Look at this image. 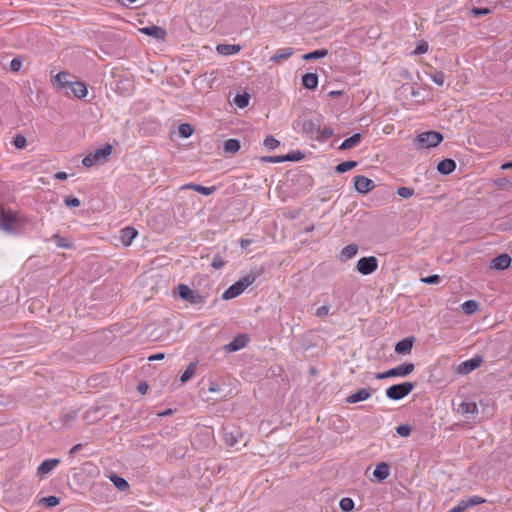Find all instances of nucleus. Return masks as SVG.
Masks as SVG:
<instances>
[{"mask_svg":"<svg viewBox=\"0 0 512 512\" xmlns=\"http://www.w3.org/2000/svg\"><path fill=\"white\" fill-rule=\"evenodd\" d=\"M26 224V219L11 210H3L0 214V229L6 233H16Z\"/></svg>","mask_w":512,"mask_h":512,"instance_id":"1","label":"nucleus"},{"mask_svg":"<svg viewBox=\"0 0 512 512\" xmlns=\"http://www.w3.org/2000/svg\"><path fill=\"white\" fill-rule=\"evenodd\" d=\"M256 278L257 276L252 273L242 277L223 292L222 298L224 300H231L238 297L246 288L256 281Z\"/></svg>","mask_w":512,"mask_h":512,"instance_id":"2","label":"nucleus"},{"mask_svg":"<svg viewBox=\"0 0 512 512\" xmlns=\"http://www.w3.org/2000/svg\"><path fill=\"white\" fill-rule=\"evenodd\" d=\"M111 153H112V146L110 144H107V145L87 154L82 159V165L87 168L93 167V166L105 161L111 155Z\"/></svg>","mask_w":512,"mask_h":512,"instance_id":"3","label":"nucleus"},{"mask_svg":"<svg viewBox=\"0 0 512 512\" xmlns=\"http://www.w3.org/2000/svg\"><path fill=\"white\" fill-rule=\"evenodd\" d=\"M179 297L187 303L194 306H202L206 303V297L201 295L197 290L190 288L186 284L177 286Z\"/></svg>","mask_w":512,"mask_h":512,"instance_id":"4","label":"nucleus"},{"mask_svg":"<svg viewBox=\"0 0 512 512\" xmlns=\"http://www.w3.org/2000/svg\"><path fill=\"white\" fill-rule=\"evenodd\" d=\"M414 369L415 365L412 362H405L385 372L377 373L375 378L378 380H383L390 377H406L411 374Z\"/></svg>","mask_w":512,"mask_h":512,"instance_id":"5","label":"nucleus"},{"mask_svg":"<svg viewBox=\"0 0 512 512\" xmlns=\"http://www.w3.org/2000/svg\"><path fill=\"white\" fill-rule=\"evenodd\" d=\"M414 387L415 385L412 382L394 384L386 389L385 394L390 400L398 401L409 395Z\"/></svg>","mask_w":512,"mask_h":512,"instance_id":"6","label":"nucleus"},{"mask_svg":"<svg viewBox=\"0 0 512 512\" xmlns=\"http://www.w3.org/2000/svg\"><path fill=\"white\" fill-rule=\"evenodd\" d=\"M294 129L300 127V132L305 136L314 139L318 134L320 128V121L317 119H306L303 121H296L293 125Z\"/></svg>","mask_w":512,"mask_h":512,"instance_id":"7","label":"nucleus"},{"mask_svg":"<svg viewBox=\"0 0 512 512\" xmlns=\"http://www.w3.org/2000/svg\"><path fill=\"white\" fill-rule=\"evenodd\" d=\"M443 141V135L437 131H426L417 136V142L421 147L432 148Z\"/></svg>","mask_w":512,"mask_h":512,"instance_id":"8","label":"nucleus"},{"mask_svg":"<svg viewBox=\"0 0 512 512\" xmlns=\"http://www.w3.org/2000/svg\"><path fill=\"white\" fill-rule=\"evenodd\" d=\"M378 268V260L375 256L362 257L357 261L356 270L362 275H370Z\"/></svg>","mask_w":512,"mask_h":512,"instance_id":"9","label":"nucleus"},{"mask_svg":"<svg viewBox=\"0 0 512 512\" xmlns=\"http://www.w3.org/2000/svg\"><path fill=\"white\" fill-rule=\"evenodd\" d=\"M374 187H375V183L371 179H369L363 175L355 176L354 188L358 193H360V194L368 193L369 191L374 189Z\"/></svg>","mask_w":512,"mask_h":512,"instance_id":"10","label":"nucleus"},{"mask_svg":"<svg viewBox=\"0 0 512 512\" xmlns=\"http://www.w3.org/2000/svg\"><path fill=\"white\" fill-rule=\"evenodd\" d=\"M249 342V337L246 334L237 335L231 342L225 345L227 352H236L246 347Z\"/></svg>","mask_w":512,"mask_h":512,"instance_id":"11","label":"nucleus"},{"mask_svg":"<svg viewBox=\"0 0 512 512\" xmlns=\"http://www.w3.org/2000/svg\"><path fill=\"white\" fill-rule=\"evenodd\" d=\"M481 362H482V358L480 356L471 358L469 360L463 361L458 366L457 371H458V373H460L462 375L468 374V373L472 372L473 370H475L476 368H478L480 366Z\"/></svg>","mask_w":512,"mask_h":512,"instance_id":"12","label":"nucleus"},{"mask_svg":"<svg viewBox=\"0 0 512 512\" xmlns=\"http://www.w3.org/2000/svg\"><path fill=\"white\" fill-rule=\"evenodd\" d=\"M511 261L512 259L508 254H501L491 261L490 267L494 270L502 271L510 266Z\"/></svg>","mask_w":512,"mask_h":512,"instance_id":"13","label":"nucleus"},{"mask_svg":"<svg viewBox=\"0 0 512 512\" xmlns=\"http://www.w3.org/2000/svg\"><path fill=\"white\" fill-rule=\"evenodd\" d=\"M414 344V337H406L398 341L395 345L394 351L397 354H410Z\"/></svg>","mask_w":512,"mask_h":512,"instance_id":"14","label":"nucleus"},{"mask_svg":"<svg viewBox=\"0 0 512 512\" xmlns=\"http://www.w3.org/2000/svg\"><path fill=\"white\" fill-rule=\"evenodd\" d=\"M371 397V392L367 388H361L356 392L350 394L346 397V402L349 404H354L357 402L365 401Z\"/></svg>","mask_w":512,"mask_h":512,"instance_id":"15","label":"nucleus"},{"mask_svg":"<svg viewBox=\"0 0 512 512\" xmlns=\"http://www.w3.org/2000/svg\"><path fill=\"white\" fill-rule=\"evenodd\" d=\"M138 231L133 227H125L120 231V240L124 246H130L132 241L137 237Z\"/></svg>","mask_w":512,"mask_h":512,"instance_id":"16","label":"nucleus"},{"mask_svg":"<svg viewBox=\"0 0 512 512\" xmlns=\"http://www.w3.org/2000/svg\"><path fill=\"white\" fill-rule=\"evenodd\" d=\"M67 88H69L72 94L78 99L86 97L88 92L86 84L82 81H72Z\"/></svg>","mask_w":512,"mask_h":512,"instance_id":"17","label":"nucleus"},{"mask_svg":"<svg viewBox=\"0 0 512 512\" xmlns=\"http://www.w3.org/2000/svg\"><path fill=\"white\" fill-rule=\"evenodd\" d=\"M60 459H46L37 468V475L44 477L51 472L58 464Z\"/></svg>","mask_w":512,"mask_h":512,"instance_id":"18","label":"nucleus"},{"mask_svg":"<svg viewBox=\"0 0 512 512\" xmlns=\"http://www.w3.org/2000/svg\"><path fill=\"white\" fill-rule=\"evenodd\" d=\"M458 412L462 416L476 415L478 413V407L474 401L464 400L459 404Z\"/></svg>","mask_w":512,"mask_h":512,"instance_id":"19","label":"nucleus"},{"mask_svg":"<svg viewBox=\"0 0 512 512\" xmlns=\"http://www.w3.org/2000/svg\"><path fill=\"white\" fill-rule=\"evenodd\" d=\"M390 465L386 462H380L373 471V476L377 481H383L390 475Z\"/></svg>","mask_w":512,"mask_h":512,"instance_id":"20","label":"nucleus"},{"mask_svg":"<svg viewBox=\"0 0 512 512\" xmlns=\"http://www.w3.org/2000/svg\"><path fill=\"white\" fill-rule=\"evenodd\" d=\"M456 169L454 160L446 158L441 160L437 165V171L442 175H449Z\"/></svg>","mask_w":512,"mask_h":512,"instance_id":"21","label":"nucleus"},{"mask_svg":"<svg viewBox=\"0 0 512 512\" xmlns=\"http://www.w3.org/2000/svg\"><path fill=\"white\" fill-rule=\"evenodd\" d=\"M241 50V46L234 44H218L216 51L223 56H231L237 54Z\"/></svg>","mask_w":512,"mask_h":512,"instance_id":"22","label":"nucleus"},{"mask_svg":"<svg viewBox=\"0 0 512 512\" xmlns=\"http://www.w3.org/2000/svg\"><path fill=\"white\" fill-rule=\"evenodd\" d=\"M140 32L144 33L145 35L151 36L155 39H164L166 35V32L156 25L143 27L140 29Z\"/></svg>","mask_w":512,"mask_h":512,"instance_id":"23","label":"nucleus"},{"mask_svg":"<svg viewBox=\"0 0 512 512\" xmlns=\"http://www.w3.org/2000/svg\"><path fill=\"white\" fill-rule=\"evenodd\" d=\"M302 84L306 89H315L318 85V76L315 73H306L302 76Z\"/></svg>","mask_w":512,"mask_h":512,"instance_id":"24","label":"nucleus"},{"mask_svg":"<svg viewBox=\"0 0 512 512\" xmlns=\"http://www.w3.org/2000/svg\"><path fill=\"white\" fill-rule=\"evenodd\" d=\"M361 138H362V136H361L360 133H355L351 137L345 139L341 143V145L339 146V149L340 150H347V149L353 148V147L357 146L360 143Z\"/></svg>","mask_w":512,"mask_h":512,"instance_id":"25","label":"nucleus"},{"mask_svg":"<svg viewBox=\"0 0 512 512\" xmlns=\"http://www.w3.org/2000/svg\"><path fill=\"white\" fill-rule=\"evenodd\" d=\"M54 81L55 85L60 89L67 88L70 82H72V80L69 79V73L63 71L54 76Z\"/></svg>","mask_w":512,"mask_h":512,"instance_id":"26","label":"nucleus"},{"mask_svg":"<svg viewBox=\"0 0 512 512\" xmlns=\"http://www.w3.org/2000/svg\"><path fill=\"white\" fill-rule=\"evenodd\" d=\"M359 247L357 244H349L342 248L340 255L342 259L348 260L356 256Z\"/></svg>","mask_w":512,"mask_h":512,"instance_id":"27","label":"nucleus"},{"mask_svg":"<svg viewBox=\"0 0 512 512\" xmlns=\"http://www.w3.org/2000/svg\"><path fill=\"white\" fill-rule=\"evenodd\" d=\"M241 148L240 141L238 139H228L224 142V151L226 153L235 154Z\"/></svg>","mask_w":512,"mask_h":512,"instance_id":"28","label":"nucleus"},{"mask_svg":"<svg viewBox=\"0 0 512 512\" xmlns=\"http://www.w3.org/2000/svg\"><path fill=\"white\" fill-rule=\"evenodd\" d=\"M292 54H293L292 48H284V49L279 50L276 54H274L270 58V61L277 63V62H280L281 60L288 59Z\"/></svg>","mask_w":512,"mask_h":512,"instance_id":"29","label":"nucleus"},{"mask_svg":"<svg viewBox=\"0 0 512 512\" xmlns=\"http://www.w3.org/2000/svg\"><path fill=\"white\" fill-rule=\"evenodd\" d=\"M463 311L468 314H474L479 310V304L475 300H467L461 305Z\"/></svg>","mask_w":512,"mask_h":512,"instance_id":"30","label":"nucleus"},{"mask_svg":"<svg viewBox=\"0 0 512 512\" xmlns=\"http://www.w3.org/2000/svg\"><path fill=\"white\" fill-rule=\"evenodd\" d=\"M238 437H239V433H233L231 431H228V430H224V433H223V440L225 442L226 445L228 446H235L237 443H238Z\"/></svg>","mask_w":512,"mask_h":512,"instance_id":"31","label":"nucleus"},{"mask_svg":"<svg viewBox=\"0 0 512 512\" xmlns=\"http://www.w3.org/2000/svg\"><path fill=\"white\" fill-rule=\"evenodd\" d=\"M333 135H334V130L332 127H324L323 129H321V127H320L318 134L315 135V140L322 142V141L332 137Z\"/></svg>","mask_w":512,"mask_h":512,"instance_id":"32","label":"nucleus"},{"mask_svg":"<svg viewBox=\"0 0 512 512\" xmlns=\"http://www.w3.org/2000/svg\"><path fill=\"white\" fill-rule=\"evenodd\" d=\"M328 54V50L326 49H320V50H314L312 52H309L305 55H303V60H314V59H321L326 57Z\"/></svg>","mask_w":512,"mask_h":512,"instance_id":"33","label":"nucleus"},{"mask_svg":"<svg viewBox=\"0 0 512 512\" xmlns=\"http://www.w3.org/2000/svg\"><path fill=\"white\" fill-rule=\"evenodd\" d=\"M109 478L119 490L124 491L129 488V484L124 478L117 475H111Z\"/></svg>","mask_w":512,"mask_h":512,"instance_id":"34","label":"nucleus"},{"mask_svg":"<svg viewBox=\"0 0 512 512\" xmlns=\"http://www.w3.org/2000/svg\"><path fill=\"white\" fill-rule=\"evenodd\" d=\"M178 132H179V135L182 137V138H189L190 136L193 135L194 133V128L191 124L189 123H183L181 125H179L178 127Z\"/></svg>","mask_w":512,"mask_h":512,"instance_id":"35","label":"nucleus"},{"mask_svg":"<svg viewBox=\"0 0 512 512\" xmlns=\"http://www.w3.org/2000/svg\"><path fill=\"white\" fill-rule=\"evenodd\" d=\"M234 101L239 108H245L249 104L250 95L247 92L237 94Z\"/></svg>","mask_w":512,"mask_h":512,"instance_id":"36","label":"nucleus"},{"mask_svg":"<svg viewBox=\"0 0 512 512\" xmlns=\"http://www.w3.org/2000/svg\"><path fill=\"white\" fill-rule=\"evenodd\" d=\"M357 166V162L356 161H345V162H342L340 164H338L335 168L336 172L337 173H345L353 168H355Z\"/></svg>","mask_w":512,"mask_h":512,"instance_id":"37","label":"nucleus"},{"mask_svg":"<svg viewBox=\"0 0 512 512\" xmlns=\"http://www.w3.org/2000/svg\"><path fill=\"white\" fill-rule=\"evenodd\" d=\"M39 503L41 505H44L46 507H49V508H52V507H55L57 505H59L60 503V498L57 497V496H48V497H43Z\"/></svg>","mask_w":512,"mask_h":512,"instance_id":"38","label":"nucleus"},{"mask_svg":"<svg viewBox=\"0 0 512 512\" xmlns=\"http://www.w3.org/2000/svg\"><path fill=\"white\" fill-rule=\"evenodd\" d=\"M339 507L343 512H350L354 509V501L351 498L344 497L340 500Z\"/></svg>","mask_w":512,"mask_h":512,"instance_id":"39","label":"nucleus"},{"mask_svg":"<svg viewBox=\"0 0 512 512\" xmlns=\"http://www.w3.org/2000/svg\"><path fill=\"white\" fill-rule=\"evenodd\" d=\"M263 145L265 148L269 149V150H274L276 149L277 147H279L280 145V142L279 140H277L274 136L272 135H268L264 141H263Z\"/></svg>","mask_w":512,"mask_h":512,"instance_id":"40","label":"nucleus"},{"mask_svg":"<svg viewBox=\"0 0 512 512\" xmlns=\"http://www.w3.org/2000/svg\"><path fill=\"white\" fill-rule=\"evenodd\" d=\"M466 508H469V507H472V506H475V505H479V504H483L486 502V499L480 497V496H471L467 499H464L463 500Z\"/></svg>","mask_w":512,"mask_h":512,"instance_id":"41","label":"nucleus"},{"mask_svg":"<svg viewBox=\"0 0 512 512\" xmlns=\"http://www.w3.org/2000/svg\"><path fill=\"white\" fill-rule=\"evenodd\" d=\"M191 189H193L194 191H196L202 195L208 196V195H211L216 190V187L215 186L205 187V186L197 184V185H191Z\"/></svg>","mask_w":512,"mask_h":512,"instance_id":"42","label":"nucleus"},{"mask_svg":"<svg viewBox=\"0 0 512 512\" xmlns=\"http://www.w3.org/2000/svg\"><path fill=\"white\" fill-rule=\"evenodd\" d=\"M196 364L190 363L186 370L182 373L180 381L182 383L188 381L195 373Z\"/></svg>","mask_w":512,"mask_h":512,"instance_id":"43","label":"nucleus"},{"mask_svg":"<svg viewBox=\"0 0 512 512\" xmlns=\"http://www.w3.org/2000/svg\"><path fill=\"white\" fill-rule=\"evenodd\" d=\"M286 159H288V157H284V155H280V156H262L260 158V161H262V162H270V163H282V162H286Z\"/></svg>","mask_w":512,"mask_h":512,"instance_id":"44","label":"nucleus"},{"mask_svg":"<svg viewBox=\"0 0 512 512\" xmlns=\"http://www.w3.org/2000/svg\"><path fill=\"white\" fill-rule=\"evenodd\" d=\"M412 432V427L408 424L399 425L396 427V433L401 437H408Z\"/></svg>","mask_w":512,"mask_h":512,"instance_id":"45","label":"nucleus"},{"mask_svg":"<svg viewBox=\"0 0 512 512\" xmlns=\"http://www.w3.org/2000/svg\"><path fill=\"white\" fill-rule=\"evenodd\" d=\"M397 195L402 198H410L414 194V190L409 187H399L396 191Z\"/></svg>","mask_w":512,"mask_h":512,"instance_id":"46","label":"nucleus"},{"mask_svg":"<svg viewBox=\"0 0 512 512\" xmlns=\"http://www.w3.org/2000/svg\"><path fill=\"white\" fill-rule=\"evenodd\" d=\"M53 239L55 240V243L59 248H70L72 246V244L67 242V240L64 237H61L57 234L53 235Z\"/></svg>","mask_w":512,"mask_h":512,"instance_id":"47","label":"nucleus"},{"mask_svg":"<svg viewBox=\"0 0 512 512\" xmlns=\"http://www.w3.org/2000/svg\"><path fill=\"white\" fill-rule=\"evenodd\" d=\"M430 79L436 85L442 86L444 84V74L442 72H435L430 75Z\"/></svg>","mask_w":512,"mask_h":512,"instance_id":"48","label":"nucleus"},{"mask_svg":"<svg viewBox=\"0 0 512 512\" xmlns=\"http://www.w3.org/2000/svg\"><path fill=\"white\" fill-rule=\"evenodd\" d=\"M330 305H322L318 307L315 311V316L319 318H323L329 315Z\"/></svg>","mask_w":512,"mask_h":512,"instance_id":"49","label":"nucleus"},{"mask_svg":"<svg viewBox=\"0 0 512 512\" xmlns=\"http://www.w3.org/2000/svg\"><path fill=\"white\" fill-rule=\"evenodd\" d=\"M428 51V43L426 41H421L417 44L416 48L413 51L414 55L424 54Z\"/></svg>","mask_w":512,"mask_h":512,"instance_id":"50","label":"nucleus"},{"mask_svg":"<svg viewBox=\"0 0 512 512\" xmlns=\"http://www.w3.org/2000/svg\"><path fill=\"white\" fill-rule=\"evenodd\" d=\"M26 143V138L21 134L16 135L13 141L14 146L18 149L24 148L26 146Z\"/></svg>","mask_w":512,"mask_h":512,"instance_id":"51","label":"nucleus"},{"mask_svg":"<svg viewBox=\"0 0 512 512\" xmlns=\"http://www.w3.org/2000/svg\"><path fill=\"white\" fill-rule=\"evenodd\" d=\"M225 265L224 259L220 255H215L211 262V267L214 269H220Z\"/></svg>","mask_w":512,"mask_h":512,"instance_id":"52","label":"nucleus"},{"mask_svg":"<svg viewBox=\"0 0 512 512\" xmlns=\"http://www.w3.org/2000/svg\"><path fill=\"white\" fill-rule=\"evenodd\" d=\"M440 281V276L437 274L429 275L427 277L421 278V282L425 284H437Z\"/></svg>","mask_w":512,"mask_h":512,"instance_id":"53","label":"nucleus"},{"mask_svg":"<svg viewBox=\"0 0 512 512\" xmlns=\"http://www.w3.org/2000/svg\"><path fill=\"white\" fill-rule=\"evenodd\" d=\"M64 203L69 207H78L80 206V200L76 197H66L64 199Z\"/></svg>","mask_w":512,"mask_h":512,"instance_id":"54","label":"nucleus"},{"mask_svg":"<svg viewBox=\"0 0 512 512\" xmlns=\"http://www.w3.org/2000/svg\"><path fill=\"white\" fill-rule=\"evenodd\" d=\"M11 70L19 71L22 67V60L19 58H13L10 63Z\"/></svg>","mask_w":512,"mask_h":512,"instance_id":"55","label":"nucleus"},{"mask_svg":"<svg viewBox=\"0 0 512 512\" xmlns=\"http://www.w3.org/2000/svg\"><path fill=\"white\" fill-rule=\"evenodd\" d=\"M490 12L489 9L487 8H473L471 10V13L475 16H483V15H487L488 13Z\"/></svg>","mask_w":512,"mask_h":512,"instance_id":"56","label":"nucleus"},{"mask_svg":"<svg viewBox=\"0 0 512 512\" xmlns=\"http://www.w3.org/2000/svg\"><path fill=\"white\" fill-rule=\"evenodd\" d=\"M466 509L467 508H466L463 500H461L456 506L451 508L448 512H464Z\"/></svg>","mask_w":512,"mask_h":512,"instance_id":"57","label":"nucleus"},{"mask_svg":"<svg viewBox=\"0 0 512 512\" xmlns=\"http://www.w3.org/2000/svg\"><path fill=\"white\" fill-rule=\"evenodd\" d=\"M284 157H288L286 161H299L302 158V155L300 152L292 153L284 155Z\"/></svg>","mask_w":512,"mask_h":512,"instance_id":"58","label":"nucleus"},{"mask_svg":"<svg viewBox=\"0 0 512 512\" xmlns=\"http://www.w3.org/2000/svg\"><path fill=\"white\" fill-rule=\"evenodd\" d=\"M164 358H165V354L164 353H156V354L150 355L148 357V360L149 361H158V360H162Z\"/></svg>","mask_w":512,"mask_h":512,"instance_id":"59","label":"nucleus"},{"mask_svg":"<svg viewBox=\"0 0 512 512\" xmlns=\"http://www.w3.org/2000/svg\"><path fill=\"white\" fill-rule=\"evenodd\" d=\"M253 241L251 239L242 238L240 240V246L243 249H246Z\"/></svg>","mask_w":512,"mask_h":512,"instance_id":"60","label":"nucleus"},{"mask_svg":"<svg viewBox=\"0 0 512 512\" xmlns=\"http://www.w3.org/2000/svg\"><path fill=\"white\" fill-rule=\"evenodd\" d=\"M54 178L55 179H58V180H66L68 178V175L66 172H57L55 175H54Z\"/></svg>","mask_w":512,"mask_h":512,"instance_id":"61","label":"nucleus"},{"mask_svg":"<svg viewBox=\"0 0 512 512\" xmlns=\"http://www.w3.org/2000/svg\"><path fill=\"white\" fill-rule=\"evenodd\" d=\"M148 389V385L145 383V382H142L138 385V391L141 393V394H145L146 391Z\"/></svg>","mask_w":512,"mask_h":512,"instance_id":"62","label":"nucleus"},{"mask_svg":"<svg viewBox=\"0 0 512 512\" xmlns=\"http://www.w3.org/2000/svg\"><path fill=\"white\" fill-rule=\"evenodd\" d=\"M81 448V444H76L74 445L70 451H69V454H74L75 452H77L79 449Z\"/></svg>","mask_w":512,"mask_h":512,"instance_id":"63","label":"nucleus"},{"mask_svg":"<svg viewBox=\"0 0 512 512\" xmlns=\"http://www.w3.org/2000/svg\"><path fill=\"white\" fill-rule=\"evenodd\" d=\"M511 168H512V161L511 162H506V163L501 165V169L502 170H507V169H511Z\"/></svg>","mask_w":512,"mask_h":512,"instance_id":"64","label":"nucleus"}]
</instances>
